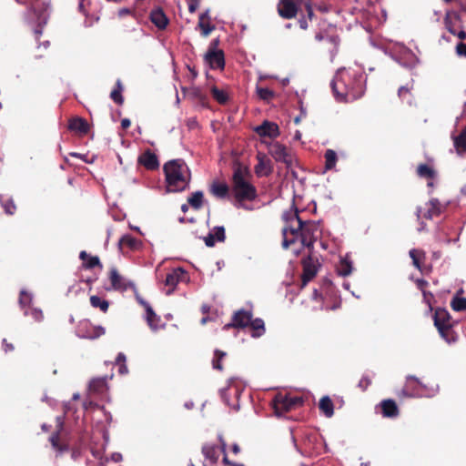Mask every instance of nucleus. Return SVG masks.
Returning <instances> with one entry per match:
<instances>
[{
	"label": "nucleus",
	"instance_id": "nucleus-59",
	"mask_svg": "<svg viewBox=\"0 0 466 466\" xmlns=\"http://www.w3.org/2000/svg\"><path fill=\"white\" fill-rule=\"evenodd\" d=\"M218 44H219V40L218 38L213 39L209 44L208 51H218L219 50V49H218Z\"/></svg>",
	"mask_w": 466,
	"mask_h": 466
},
{
	"label": "nucleus",
	"instance_id": "nucleus-41",
	"mask_svg": "<svg viewBox=\"0 0 466 466\" xmlns=\"http://www.w3.org/2000/svg\"><path fill=\"white\" fill-rule=\"evenodd\" d=\"M49 441L51 442L52 447L56 450L59 452H63L68 450V445L65 443H61L60 441V434L58 431L54 432L50 438Z\"/></svg>",
	"mask_w": 466,
	"mask_h": 466
},
{
	"label": "nucleus",
	"instance_id": "nucleus-64",
	"mask_svg": "<svg viewBox=\"0 0 466 466\" xmlns=\"http://www.w3.org/2000/svg\"><path fill=\"white\" fill-rule=\"evenodd\" d=\"M131 10L129 8H121L118 10V16L123 17L125 15H130Z\"/></svg>",
	"mask_w": 466,
	"mask_h": 466
},
{
	"label": "nucleus",
	"instance_id": "nucleus-20",
	"mask_svg": "<svg viewBox=\"0 0 466 466\" xmlns=\"http://www.w3.org/2000/svg\"><path fill=\"white\" fill-rule=\"evenodd\" d=\"M303 272L301 275L302 285H307L317 275L318 269L310 255L302 260Z\"/></svg>",
	"mask_w": 466,
	"mask_h": 466
},
{
	"label": "nucleus",
	"instance_id": "nucleus-44",
	"mask_svg": "<svg viewBox=\"0 0 466 466\" xmlns=\"http://www.w3.org/2000/svg\"><path fill=\"white\" fill-rule=\"evenodd\" d=\"M90 304L93 308H98L101 311L106 312L109 308V302L106 299H101L98 296L90 297Z\"/></svg>",
	"mask_w": 466,
	"mask_h": 466
},
{
	"label": "nucleus",
	"instance_id": "nucleus-54",
	"mask_svg": "<svg viewBox=\"0 0 466 466\" xmlns=\"http://www.w3.org/2000/svg\"><path fill=\"white\" fill-rule=\"evenodd\" d=\"M455 49L457 56L466 57V44L461 41L460 43L457 44Z\"/></svg>",
	"mask_w": 466,
	"mask_h": 466
},
{
	"label": "nucleus",
	"instance_id": "nucleus-17",
	"mask_svg": "<svg viewBox=\"0 0 466 466\" xmlns=\"http://www.w3.org/2000/svg\"><path fill=\"white\" fill-rule=\"evenodd\" d=\"M316 41L329 42L330 46L328 48V53L330 56H334L338 50L340 43V39L338 35H329L327 32H319L315 35Z\"/></svg>",
	"mask_w": 466,
	"mask_h": 466
},
{
	"label": "nucleus",
	"instance_id": "nucleus-50",
	"mask_svg": "<svg viewBox=\"0 0 466 466\" xmlns=\"http://www.w3.org/2000/svg\"><path fill=\"white\" fill-rule=\"evenodd\" d=\"M106 386L105 379H93L89 383V389L95 392H102Z\"/></svg>",
	"mask_w": 466,
	"mask_h": 466
},
{
	"label": "nucleus",
	"instance_id": "nucleus-45",
	"mask_svg": "<svg viewBox=\"0 0 466 466\" xmlns=\"http://www.w3.org/2000/svg\"><path fill=\"white\" fill-rule=\"evenodd\" d=\"M226 356H227L226 352L219 350H216L214 352V358L212 360L213 369L218 370L219 371L223 370V366H222L221 361Z\"/></svg>",
	"mask_w": 466,
	"mask_h": 466
},
{
	"label": "nucleus",
	"instance_id": "nucleus-18",
	"mask_svg": "<svg viewBox=\"0 0 466 466\" xmlns=\"http://www.w3.org/2000/svg\"><path fill=\"white\" fill-rule=\"evenodd\" d=\"M278 13L284 19H292L298 14V6L292 0H279Z\"/></svg>",
	"mask_w": 466,
	"mask_h": 466
},
{
	"label": "nucleus",
	"instance_id": "nucleus-10",
	"mask_svg": "<svg viewBox=\"0 0 466 466\" xmlns=\"http://www.w3.org/2000/svg\"><path fill=\"white\" fill-rule=\"evenodd\" d=\"M242 390L243 387L240 383L235 379H230L228 386L220 390V396L227 405L235 408L238 406V403L232 402L231 398L234 397L238 401Z\"/></svg>",
	"mask_w": 466,
	"mask_h": 466
},
{
	"label": "nucleus",
	"instance_id": "nucleus-55",
	"mask_svg": "<svg viewBox=\"0 0 466 466\" xmlns=\"http://www.w3.org/2000/svg\"><path fill=\"white\" fill-rule=\"evenodd\" d=\"M371 381L368 377H362L358 384V387L362 390H366L367 388L370 385Z\"/></svg>",
	"mask_w": 466,
	"mask_h": 466
},
{
	"label": "nucleus",
	"instance_id": "nucleus-24",
	"mask_svg": "<svg viewBox=\"0 0 466 466\" xmlns=\"http://www.w3.org/2000/svg\"><path fill=\"white\" fill-rule=\"evenodd\" d=\"M136 299L137 302L144 307L146 313H147V322L148 326L156 329L157 327V324L160 320V318L155 313L152 307L148 302H147L145 299H143L138 294L136 295Z\"/></svg>",
	"mask_w": 466,
	"mask_h": 466
},
{
	"label": "nucleus",
	"instance_id": "nucleus-30",
	"mask_svg": "<svg viewBox=\"0 0 466 466\" xmlns=\"http://www.w3.org/2000/svg\"><path fill=\"white\" fill-rule=\"evenodd\" d=\"M198 27L201 30V35L207 37L214 29L215 25H211L208 11L202 13L198 17Z\"/></svg>",
	"mask_w": 466,
	"mask_h": 466
},
{
	"label": "nucleus",
	"instance_id": "nucleus-2",
	"mask_svg": "<svg viewBox=\"0 0 466 466\" xmlns=\"http://www.w3.org/2000/svg\"><path fill=\"white\" fill-rule=\"evenodd\" d=\"M337 101L350 103L363 96L366 90V76L353 69H339L330 84Z\"/></svg>",
	"mask_w": 466,
	"mask_h": 466
},
{
	"label": "nucleus",
	"instance_id": "nucleus-43",
	"mask_svg": "<svg viewBox=\"0 0 466 466\" xmlns=\"http://www.w3.org/2000/svg\"><path fill=\"white\" fill-rule=\"evenodd\" d=\"M210 92L212 97L220 105H225L228 102V96L224 90H221L214 86L211 87Z\"/></svg>",
	"mask_w": 466,
	"mask_h": 466
},
{
	"label": "nucleus",
	"instance_id": "nucleus-48",
	"mask_svg": "<svg viewBox=\"0 0 466 466\" xmlns=\"http://www.w3.org/2000/svg\"><path fill=\"white\" fill-rule=\"evenodd\" d=\"M17 3L30 6L35 13H41L46 7L41 6L39 0H15Z\"/></svg>",
	"mask_w": 466,
	"mask_h": 466
},
{
	"label": "nucleus",
	"instance_id": "nucleus-53",
	"mask_svg": "<svg viewBox=\"0 0 466 466\" xmlns=\"http://www.w3.org/2000/svg\"><path fill=\"white\" fill-rule=\"evenodd\" d=\"M25 315H28L30 314L34 319L36 321H41L44 318V315H43V312L42 310L40 309H30V312H28L27 310L25 312Z\"/></svg>",
	"mask_w": 466,
	"mask_h": 466
},
{
	"label": "nucleus",
	"instance_id": "nucleus-8",
	"mask_svg": "<svg viewBox=\"0 0 466 466\" xmlns=\"http://www.w3.org/2000/svg\"><path fill=\"white\" fill-rule=\"evenodd\" d=\"M446 208L447 205L441 203L438 198H431L425 204L423 209L421 208L417 209L416 215L418 219H432L440 217L446 210Z\"/></svg>",
	"mask_w": 466,
	"mask_h": 466
},
{
	"label": "nucleus",
	"instance_id": "nucleus-21",
	"mask_svg": "<svg viewBox=\"0 0 466 466\" xmlns=\"http://www.w3.org/2000/svg\"><path fill=\"white\" fill-rule=\"evenodd\" d=\"M68 129L78 136L83 137L89 132L90 127L85 118L75 116L69 119Z\"/></svg>",
	"mask_w": 466,
	"mask_h": 466
},
{
	"label": "nucleus",
	"instance_id": "nucleus-36",
	"mask_svg": "<svg viewBox=\"0 0 466 466\" xmlns=\"http://www.w3.org/2000/svg\"><path fill=\"white\" fill-rule=\"evenodd\" d=\"M204 194L202 191H196L187 198V203L194 209L198 210L203 207Z\"/></svg>",
	"mask_w": 466,
	"mask_h": 466
},
{
	"label": "nucleus",
	"instance_id": "nucleus-16",
	"mask_svg": "<svg viewBox=\"0 0 466 466\" xmlns=\"http://www.w3.org/2000/svg\"><path fill=\"white\" fill-rule=\"evenodd\" d=\"M258 164L254 170L258 177H268L273 172V166L266 154L258 152L257 154Z\"/></svg>",
	"mask_w": 466,
	"mask_h": 466
},
{
	"label": "nucleus",
	"instance_id": "nucleus-52",
	"mask_svg": "<svg viewBox=\"0 0 466 466\" xmlns=\"http://www.w3.org/2000/svg\"><path fill=\"white\" fill-rule=\"evenodd\" d=\"M32 301V296L25 291V290H22L20 292V296H19V303L22 307H25V306H28Z\"/></svg>",
	"mask_w": 466,
	"mask_h": 466
},
{
	"label": "nucleus",
	"instance_id": "nucleus-27",
	"mask_svg": "<svg viewBox=\"0 0 466 466\" xmlns=\"http://www.w3.org/2000/svg\"><path fill=\"white\" fill-rule=\"evenodd\" d=\"M380 407L383 417L386 418H396L400 413L396 402L391 399L383 400Z\"/></svg>",
	"mask_w": 466,
	"mask_h": 466
},
{
	"label": "nucleus",
	"instance_id": "nucleus-15",
	"mask_svg": "<svg viewBox=\"0 0 466 466\" xmlns=\"http://www.w3.org/2000/svg\"><path fill=\"white\" fill-rule=\"evenodd\" d=\"M409 254L412 259L413 266L418 268L422 275H429L431 272V266L423 264L426 258L423 250L412 248L410 250Z\"/></svg>",
	"mask_w": 466,
	"mask_h": 466
},
{
	"label": "nucleus",
	"instance_id": "nucleus-40",
	"mask_svg": "<svg viewBox=\"0 0 466 466\" xmlns=\"http://www.w3.org/2000/svg\"><path fill=\"white\" fill-rule=\"evenodd\" d=\"M417 175L420 177L432 179L435 177V170L427 164H420L417 167Z\"/></svg>",
	"mask_w": 466,
	"mask_h": 466
},
{
	"label": "nucleus",
	"instance_id": "nucleus-9",
	"mask_svg": "<svg viewBox=\"0 0 466 466\" xmlns=\"http://www.w3.org/2000/svg\"><path fill=\"white\" fill-rule=\"evenodd\" d=\"M253 319V312L252 310L248 309H238L235 311L231 318V322L226 324L223 327V329L228 330L231 328L234 329H245L249 326Z\"/></svg>",
	"mask_w": 466,
	"mask_h": 466
},
{
	"label": "nucleus",
	"instance_id": "nucleus-6",
	"mask_svg": "<svg viewBox=\"0 0 466 466\" xmlns=\"http://www.w3.org/2000/svg\"><path fill=\"white\" fill-rule=\"evenodd\" d=\"M303 403L304 400L300 396L281 393L277 394L272 400L274 411L278 416L301 407Z\"/></svg>",
	"mask_w": 466,
	"mask_h": 466
},
{
	"label": "nucleus",
	"instance_id": "nucleus-28",
	"mask_svg": "<svg viewBox=\"0 0 466 466\" xmlns=\"http://www.w3.org/2000/svg\"><path fill=\"white\" fill-rule=\"evenodd\" d=\"M150 21L160 30L168 25V18L161 8H155L150 12Z\"/></svg>",
	"mask_w": 466,
	"mask_h": 466
},
{
	"label": "nucleus",
	"instance_id": "nucleus-56",
	"mask_svg": "<svg viewBox=\"0 0 466 466\" xmlns=\"http://www.w3.org/2000/svg\"><path fill=\"white\" fill-rule=\"evenodd\" d=\"M415 283H416L417 288H418L420 291L425 290V289H426V288H427V287H428V285H429L428 281H427V280H425V279H417L415 280Z\"/></svg>",
	"mask_w": 466,
	"mask_h": 466
},
{
	"label": "nucleus",
	"instance_id": "nucleus-29",
	"mask_svg": "<svg viewBox=\"0 0 466 466\" xmlns=\"http://www.w3.org/2000/svg\"><path fill=\"white\" fill-rule=\"evenodd\" d=\"M230 187L225 182L213 181L209 187V192L218 198H226L228 197Z\"/></svg>",
	"mask_w": 466,
	"mask_h": 466
},
{
	"label": "nucleus",
	"instance_id": "nucleus-39",
	"mask_svg": "<svg viewBox=\"0 0 466 466\" xmlns=\"http://www.w3.org/2000/svg\"><path fill=\"white\" fill-rule=\"evenodd\" d=\"M204 456L210 460L212 462H216L218 459V447L216 445L206 444L202 448Z\"/></svg>",
	"mask_w": 466,
	"mask_h": 466
},
{
	"label": "nucleus",
	"instance_id": "nucleus-12",
	"mask_svg": "<svg viewBox=\"0 0 466 466\" xmlns=\"http://www.w3.org/2000/svg\"><path fill=\"white\" fill-rule=\"evenodd\" d=\"M445 29L451 35L456 34L459 28H464L461 15L454 10H447L443 18Z\"/></svg>",
	"mask_w": 466,
	"mask_h": 466
},
{
	"label": "nucleus",
	"instance_id": "nucleus-4",
	"mask_svg": "<svg viewBox=\"0 0 466 466\" xmlns=\"http://www.w3.org/2000/svg\"><path fill=\"white\" fill-rule=\"evenodd\" d=\"M167 187L171 192H182L188 188L191 181V172L186 162L181 159H172L163 166Z\"/></svg>",
	"mask_w": 466,
	"mask_h": 466
},
{
	"label": "nucleus",
	"instance_id": "nucleus-7",
	"mask_svg": "<svg viewBox=\"0 0 466 466\" xmlns=\"http://www.w3.org/2000/svg\"><path fill=\"white\" fill-rule=\"evenodd\" d=\"M425 388V385L419 379L414 376H408L398 396L399 398H420L424 394Z\"/></svg>",
	"mask_w": 466,
	"mask_h": 466
},
{
	"label": "nucleus",
	"instance_id": "nucleus-34",
	"mask_svg": "<svg viewBox=\"0 0 466 466\" xmlns=\"http://www.w3.org/2000/svg\"><path fill=\"white\" fill-rule=\"evenodd\" d=\"M453 142L458 154L466 153V127L453 138Z\"/></svg>",
	"mask_w": 466,
	"mask_h": 466
},
{
	"label": "nucleus",
	"instance_id": "nucleus-22",
	"mask_svg": "<svg viewBox=\"0 0 466 466\" xmlns=\"http://www.w3.org/2000/svg\"><path fill=\"white\" fill-rule=\"evenodd\" d=\"M205 60L212 69H223L225 67V56L222 50L208 51Z\"/></svg>",
	"mask_w": 466,
	"mask_h": 466
},
{
	"label": "nucleus",
	"instance_id": "nucleus-32",
	"mask_svg": "<svg viewBox=\"0 0 466 466\" xmlns=\"http://www.w3.org/2000/svg\"><path fill=\"white\" fill-rule=\"evenodd\" d=\"M319 409L327 418H330L334 414V405L329 396H323L319 400Z\"/></svg>",
	"mask_w": 466,
	"mask_h": 466
},
{
	"label": "nucleus",
	"instance_id": "nucleus-58",
	"mask_svg": "<svg viewBox=\"0 0 466 466\" xmlns=\"http://www.w3.org/2000/svg\"><path fill=\"white\" fill-rule=\"evenodd\" d=\"M3 350L5 353L12 352L15 347L12 343H9L6 339H3Z\"/></svg>",
	"mask_w": 466,
	"mask_h": 466
},
{
	"label": "nucleus",
	"instance_id": "nucleus-31",
	"mask_svg": "<svg viewBox=\"0 0 466 466\" xmlns=\"http://www.w3.org/2000/svg\"><path fill=\"white\" fill-rule=\"evenodd\" d=\"M80 259L83 260V267L86 269L94 268L95 267H98L100 269L103 268V265L100 262V259L96 256H89L86 251H81L79 254Z\"/></svg>",
	"mask_w": 466,
	"mask_h": 466
},
{
	"label": "nucleus",
	"instance_id": "nucleus-25",
	"mask_svg": "<svg viewBox=\"0 0 466 466\" xmlns=\"http://www.w3.org/2000/svg\"><path fill=\"white\" fill-rule=\"evenodd\" d=\"M187 278V272L177 268L167 273L165 279V285L171 288V290L180 282Z\"/></svg>",
	"mask_w": 466,
	"mask_h": 466
},
{
	"label": "nucleus",
	"instance_id": "nucleus-49",
	"mask_svg": "<svg viewBox=\"0 0 466 466\" xmlns=\"http://www.w3.org/2000/svg\"><path fill=\"white\" fill-rule=\"evenodd\" d=\"M0 203L7 215H14L16 210V206L12 198L3 200L0 196Z\"/></svg>",
	"mask_w": 466,
	"mask_h": 466
},
{
	"label": "nucleus",
	"instance_id": "nucleus-51",
	"mask_svg": "<svg viewBox=\"0 0 466 466\" xmlns=\"http://www.w3.org/2000/svg\"><path fill=\"white\" fill-rule=\"evenodd\" d=\"M126 355L122 352L118 353L116 359V363L118 365V372L121 375H125L128 372L127 367L126 365Z\"/></svg>",
	"mask_w": 466,
	"mask_h": 466
},
{
	"label": "nucleus",
	"instance_id": "nucleus-23",
	"mask_svg": "<svg viewBox=\"0 0 466 466\" xmlns=\"http://www.w3.org/2000/svg\"><path fill=\"white\" fill-rule=\"evenodd\" d=\"M138 164L142 165L147 170H156L159 167V162L157 155L150 149L142 153L137 159Z\"/></svg>",
	"mask_w": 466,
	"mask_h": 466
},
{
	"label": "nucleus",
	"instance_id": "nucleus-3",
	"mask_svg": "<svg viewBox=\"0 0 466 466\" xmlns=\"http://www.w3.org/2000/svg\"><path fill=\"white\" fill-rule=\"evenodd\" d=\"M231 191L238 203L253 201L258 197L256 187L252 183L253 176L249 168L237 161L233 164Z\"/></svg>",
	"mask_w": 466,
	"mask_h": 466
},
{
	"label": "nucleus",
	"instance_id": "nucleus-26",
	"mask_svg": "<svg viewBox=\"0 0 466 466\" xmlns=\"http://www.w3.org/2000/svg\"><path fill=\"white\" fill-rule=\"evenodd\" d=\"M225 238V228L222 226H218L215 227L213 230L204 238V241L208 247H214L217 241L223 242Z\"/></svg>",
	"mask_w": 466,
	"mask_h": 466
},
{
	"label": "nucleus",
	"instance_id": "nucleus-46",
	"mask_svg": "<svg viewBox=\"0 0 466 466\" xmlns=\"http://www.w3.org/2000/svg\"><path fill=\"white\" fill-rule=\"evenodd\" d=\"M451 307L454 311H464L466 309V298L455 296L451 301Z\"/></svg>",
	"mask_w": 466,
	"mask_h": 466
},
{
	"label": "nucleus",
	"instance_id": "nucleus-11",
	"mask_svg": "<svg viewBox=\"0 0 466 466\" xmlns=\"http://www.w3.org/2000/svg\"><path fill=\"white\" fill-rule=\"evenodd\" d=\"M268 153L277 162H282L287 167L291 166L293 161L291 150L279 142L271 143L268 147Z\"/></svg>",
	"mask_w": 466,
	"mask_h": 466
},
{
	"label": "nucleus",
	"instance_id": "nucleus-33",
	"mask_svg": "<svg viewBox=\"0 0 466 466\" xmlns=\"http://www.w3.org/2000/svg\"><path fill=\"white\" fill-rule=\"evenodd\" d=\"M248 327L251 329V336L253 338H259L266 331L264 320L260 318L252 319Z\"/></svg>",
	"mask_w": 466,
	"mask_h": 466
},
{
	"label": "nucleus",
	"instance_id": "nucleus-60",
	"mask_svg": "<svg viewBox=\"0 0 466 466\" xmlns=\"http://www.w3.org/2000/svg\"><path fill=\"white\" fill-rule=\"evenodd\" d=\"M305 8H306V11H307V15H308V17L309 20H312L313 17H314V12H313V9H312V6L309 3H307L305 5Z\"/></svg>",
	"mask_w": 466,
	"mask_h": 466
},
{
	"label": "nucleus",
	"instance_id": "nucleus-35",
	"mask_svg": "<svg viewBox=\"0 0 466 466\" xmlns=\"http://www.w3.org/2000/svg\"><path fill=\"white\" fill-rule=\"evenodd\" d=\"M123 85L120 79L116 82L115 88L110 93V98L117 105L121 106L124 103V97L122 96Z\"/></svg>",
	"mask_w": 466,
	"mask_h": 466
},
{
	"label": "nucleus",
	"instance_id": "nucleus-47",
	"mask_svg": "<svg viewBox=\"0 0 466 466\" xmlns=\"http://www.w3.org/2000/svg\"><path fill=\"white\" fill-rule=\"evenodd\" d=\"M256 92L258 96L266 102H269L275 96V93L268 87L257 86Z\"/></svg>",
	"mask_w": 466,
	"mask_h": 466
},
{
	"label": "nucleus",
	"instance_id": "nucleus-37",
	"mask_svg": "<svg viewBox=\"0 0 466 466\" xmlns=\"http://www.w3.org/2000/svg\"><path fill=\"white\" fill-rule=\"evenodd\" d=\"M352 271V263L347 258H343L340 259L339 265L337 266V272L339 276L346 277L349 276Z\"/></svg>",
	"mask_w": 466,
	"mask_h": 466
},
{
	"label": "nucleus",
	"instance_id": "nucleus-62",
	"mask_svg": "<svg viewBox=\"0 0 466 466\" xmlns=\"http://www.w3.org/2000/svg\"><path fill=\"white\" fill-rule=\"evenodd\" d=\"M454 35H457L461 40H464L466 38V32L464 28H459Z\"/></svg>",
	"mask_w": 466,
	"mask_h": 466
},
{
	"label": "nucleus",
	"instance_id": "nucleus-61",
	"mask_svg": "<svg viewBox=\"0 0 466 466\" xmlns=\"http://www.w3.org/2000/svg\"><path fill=\"white\" fill-rule=\"evenodd\" d=\"M408 93H410V88L408 86H402L398 90V95L400 97L404 96Z\"/></svg>",
	"mask_w": 466,
	"mask_h": 466
},
{
	"label": "nucleus",
	"instance_id": "nucleus-42",
	"mask_svg": "<svg viewBox=\"0 0 466 466\" xmlns=\"http://www.w3.org/2000/svg\"><path fill=\"white\" fill-rule=\"evenodd\" d=\"M325 157V168L328 170L335 167L338 157L333 149H327L324 155Z\"/></svg>",
	"mask_w": 466,
	"mask_h": 466
},
{
	"label": "nucleus",
	"instance_id": "nucleus-57",
	"mask_svg": "<svg viewBox=\"0 0 466 466\" xmlns=\"http://www.w3.org/2000/svg\"><path fill=\"white\" fill-rule=\"evenodd\" d=\"M200 0H189L188 1V11L193 14L196 12L199 5Z\"/></svg>",
	"mask_w": 466,
	"mask_h": 466
},
{
	"label": "nucleus",
	"instance_id": "nucleus-38",
	"mask_svg": "<svg viewBox=\"0 0 466 466\" xmlns=\"http://www.w3.org/2000/svg\"><path fill=\"white\" fill-rule=\"evenodd\" d=\"M140 245V241L131 235H125L119 239V246L127 247L130 249H137Z\"/></svg>",
	"mask_w": 466,
	"mask_h": 466
},
{
	"label": "nucleus",
	"instance_id": "nucleus-14",
	"mask_svg": "<svg viewBox=\"0 0 466 466\" xmlns=\"http://www.w3.org/2000/svg\"><path fill=\"white\" fill-rule=\"evenodd\" d=\"M77 331L82 338L95 339L105 333V329L101 326H93L89 321L85 320L80 322Z\"/></svg>",
	"mask_w": 466,
	"mask_h": 466
},
{
	"label": "nucleus",
	"instance_id": "nucleus-5",
	"mask_svg": "<svg viewBox=\"0 0 466 466\" xmlns=\"http://www.w3.org/2000/svg\"><path fill=\"white\" fill-rule=\"evenodd\" d=\"M434 325L441 337L448 343L455 342L458 335L453 330V320L450 313L442 308H438L433 315Z\"/></svg>",
	"mask_w": 466,
	"mask_h": 466
},
{
	"label": "nucleus",
	"instance_id": "nucleus-63",
	"mask_svg": "<svg viewBox=\"0 0 466 466\" xmlns=\"http://www.w3.org/2000/svg\"><path fill=\"white\" fill-rule=\"evenodd\" d=\"M421 292H422L424 300H426L427 302H430V300L433 298L432 293L430 291H427L426 289L422 290Z\"/></svg>",
	"mask_w": 466,
	"mask_h": 466
},
{
	"label": "nucleus",
	"instance_id": "nucleus-1",
	"mask_svg": "<svg viewBox=\"0 0 466 466\" xmlns=\"http://www.w3.org/2000/svg\"><path fill=\"white\" fill-rule=\"evenodd\" d=\"M282 219L285 226L282 228V247L288 248L298 239L303 247L309 250L313 248L314 243L319 238L321 229L319 223L316 221H303L298 213V210H289L282 214Z\"/></svg>",
	"mask_w": 466,
	"mask_h": 466
},
{
	"label": "nucleus",
	"instance_id": "nucleus-19",
	"mask_svg": "<svg viewBox=\"0 0 466 466\" xmlns=\"http://www.w3.org/2000/svg\"><path fill=\"white\" fill-rule=\"evenodd\" d=\"M254 131L259 137L276 138L279 136V126L276 123L268 120H265L261 125L256 127Z\"/></svg>",
	"mask_w": 466,
	"mask_h": 466
},
{
	"label": "nucleus",
	"instance_id": "nucleus-13",
	"mask_svg": "<svg viewBox=\"0 0 466 466\" xmlns=\"http://www.w3.org/2000/svg\"><path fill=\"white\" fill-rule=\"evenodd\" d=\"M108 279L111 283V288L117 291H126L129 288H135L132 282L127 281L123 276L120 275L116 268H111L108 273Z\"/></svg>",
	"mask_w": 466,
	"mask_h": 466
}]
</instances>
